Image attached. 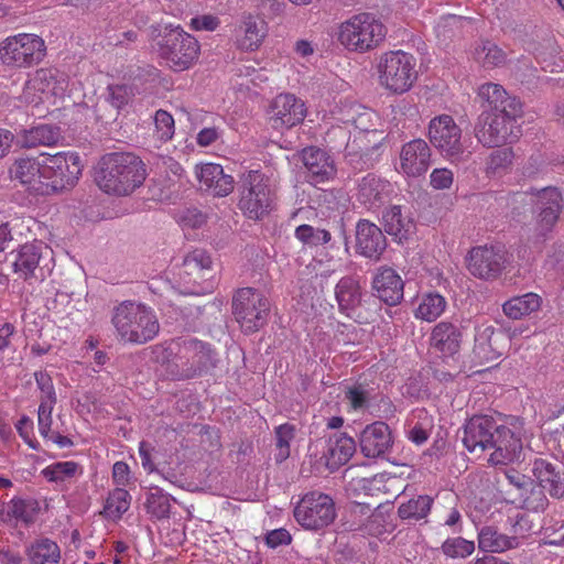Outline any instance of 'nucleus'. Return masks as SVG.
Instances as JSON below:
<instances>
[{
    "mask_svg": "<svg viewBox=\"0 0 564 564\" xmlns=\"http://www.w3.org/2000/svg\"><path fill=\"white\" fill-rule=\"evenodd\" d=\"M275 435V460L284 462L291 453L290 445L295 436V426L289 423L281 424L274 430Z\"/></svg>",
    "mask_w": 564,
    "mask_h": 564,
    "instance_id": "obj_45",
    "label": "nucleus"
},
{
    "mask_svg": "<svg viewBox=\"0 0 564 564\" xmlns=\"http://www.w3.org/2000/svg\"><path fill=\"white\" fill-rule=\"evenodd\" d=\"M478 547L480 551H484L489 555L494 552V532L489 528L480 531L478 536Z\"/></svg>",
    "mask_w": 564,
    "mask_h": 564,
    "instance_id": "obj_64",
    "label": "nucleus"
},
{
    "mask_svg": "<svg viewBox=\"0 0 564 564\" xmlns=\"http://www.w3.org/2000/svg\"><path fill=\"white\" fill-rule=\"evenodd\" d=\"M404 283L401 276L391 268L382 267L372 280L376 295L386 304L393 306L403 299Z\"/></svg>",
    "mask_w": 564,
    "mask_h": 564,
    "instance_id": "obj_26",
    "label": "nucleus"
},
{
    "mask_svg": "<svg viewBox=\"0 0 564 564\" xmlns=\"http://www.w3.org/2000/svg\"><path fill=\"white\" fill-rule=\"evenodd\" d=\"M376 119L377 116L372 110L354 105L347 110L343 122L354 126L359 131L371 132L376 131Z\"/></svg>",
    "mask_w": 564,
    "mask_h": 564,
    "instance_id": "obj_40",
    "label": "nucleus"
},
{
    "mask_svg": "<svg viewBox=\"0 0 564 564\" xmlns=\"http://www.w3.org/2000/svg\"><path fill=\"white\" fill-rule=\"evenodd\" d=\"M463 23L464 19L462 17H442L435 26L437 37L442 39L443 41L452 39L460 30Z\"/></svg>",
    "mask_w": 564,
    "mask_h": 564,
    "instance_id": "obj_52",
    "label": "nucleus"
},
{
    "mask_svg": "<svg viewBox=\"0 0 564 564\" xmlns=\"http://www.w3.org/2000/svg\"><path fill=\"white\" fill-rule=\"evenodd\" d=\"M323 458L329 469H337L346 464L356 451L354 438L343 433H334L324 442Z\"/></svg>",
    "mask_w": 564,
    "mask_h": 564,
    "instance_id": "obj_29",
    "label": "nucleus"
},
{
    "mask_svg": "<svg viewBox=\"0 0 564 564\" xmlns=\"http://www.w3.org/2000/svg\"><path fill=\"white\" fill-rule=\"evenodd\" d=\"M384 231L398 241L406 240L415 229L410 213H405L400 205H392L382 213Z\"/></svg>",
    "mask_w": 564,
    "mask_h": 564,
    "instance_id": "obj_30",
    "label": "nucleus"
},
{
    "mask_svg": "<svg viewBox=\"0 0 564 564\" xmlns=\"http://www.w3.org/2000/svg\"><path fill=\"white\" fill-rule=\"evenodd\" d=\"M147 506L149 512H151L156 518L167 517L170 513V502L169 499L162 495H150L147 500Z\"/></svg>",
    "mask_w": 564,
    "mask_h": 564,
    "instance_id": "obj_56",
    "label": "nucleus"
},
{
    "mask_svg": "<svg viewBox=\"0 0 564 564\" xmlns=\"http://www.w3.org/2000/svg\"><path fill=\"white\" fill-rule=\"evenodd\" d=\"M544 490L541 485L531 481V486L525 487L521 499L514 502V506L533 512L544 511L549 505Z\"/></svg>",
    "mask_w": 564,
    "mask_h": 564,
    "instance_id": "obj_41",
    "label": "nucleus"
},
{
    "mask_svg": "<svg viewBox=\"0 0 564 564\" xmlns=\"http://www.w3.org/2000/svg\"><path fill=\"white\" fill-rule=\"evenodd\" d=\"M67 75L57 68H40L26 82V91H37L43 97L63 96L67 88Z\"/></svg>",
    "mask_w": 564,
    "mask_h": 564,
    "instance_id": "obj_21",
    "label": "nucleus"
},
{
    "mask_svg": "<svg viewBox=\"0 0 564 564\" xmlns=\"http://www.w3.org/2000/svg\"><path fill=\"white\" fill-rule=\"evenodd\" d=\"M112 324L121 340L138 345L152 340L160 330L154 312L132 301H124L115 308Z\"/></svg>",
    "mask_w": 564,
    "mask_h": 564,
    "instance_id": "obj_4",
    "label": "nucleus"
},
{
    "mask_svg": "<svg viewBox=\"0 0 564 564\" xmlns=\"http://www.w3.org/2000/svg\"><path fill=\"white\" fill-rule=\"evenodd\" d=\"M213 260L206 250L195 249L185 256L180 276L186 284L198 285L197 289L188 290L191 293L209 292L213 289Z\"/></svg>",
    "mask_w": 564,
    "mask_h": 564,
    "instance_id": "obj_16",
    "label": "nucleus"
},
{
    "mask_svg": "<svg viewBox=\"0 0 564 564\" xmlns=\"http://www.w3.org/2000/svg\"><path fill=\"white\" fill-rule=\"evenodd\" d=\"M215 351L209 345L196 339L173 340L162 349V362L166 371L177 380L202 376L215 367Z\"/></svg>",
    "mask_w": 564,
    "mask_h": 564,
    "instance_id": "obj_2",
    "label": "nucleus"
},
{
    "mask_svg": "<svg viewBox=\"0 0 564 564\" xmlns=\"http://www.w3.org/2000/svg\"><path fill=\"white\" fill-rule=\"evenodd\" d=\"M387 248L382 230L373 223L361 219L356 226V249L364 257L378 260Z\"/></svg>",
    "mask_w": 564,
    "mask_h": 564,
    "instance_id": "obj_20",
    "label": "nucleus"
},
{
    "mask_svg": "<svg viewBox=\"0 0 564 564\" xmlns=\"http://www.w3.org/2000/svg\"><path fill=\"white\" fill-rule=\"evenodd\" d=\"M132 97V89L126 85H111L108 87V101L117 109L124 107Z\"/></svg>",
    "mask_w": 564,
    "mask_h": 564,
    "instance_id": "obj_54",
    "label": "nucleus"
},
{
    "mask_svg": "<svg viewBox=\"0 0 564 564\" xmlns=\"http://www.w3.org/2000/svg\"><path fill=\"white\" fill-rule=\"evenodd\" d=\"M432 159L429 144L422 139H414L402 145L400 151V170L409 177L424 175Z\"/></svg>",
    "mask_w": 564,
    "mask_h": 564,
    "instance_id": "obj_18",
    "label": "nucleus"
},
{
    "mask_svg": "<svg viewBox=\"0 0 564 564\" xmlns=\"http://www.w3.org/2000/svg\"><path fill=\"white\" fill-rule=\"evenodd\" d=\"M156 46L160 57L176 72L189 68L198 58L200 48L198 41L180 26H166Z\"/></svg>",
    "mask_w": 564,
    "mask_h": 564,
    "instance_id": "obj_7",
    "label": "nucleus"
},
{
    "mask_svg": "<svg viewBox=\"0 0 564 564\" xmlns=\"http://www.w3.org/2000/svg\"><path fill=\"white\" fill-rule=\"evenodd\" d=\"M52 262V249L42 241H34L17 250L12 268L13 272L24 281L43 280L46 272L51 271Z\"/></svg>",
    "mask_w": 564,
    "mask_h": 564,
    "instance_id": "obj_14",
    "label": "nucleus"
},
{
    "mask_svg": "<svg viewBox=\"0 0 564 564\" xmlns=\"http://www.w3.org/2000/svg\"><path fill=\"white\" fill-rule=\"evenodd\" d=\"M8 514L25 523L33 521V516L29 510V505L22 499L11 500Z\"/></svg>",
    "mask_w": 564,
    "mask_h": 564,
    "instance_id": "obj_57",
    "label": "nucleus"
},
{
    "mask_svg": "<svg viewBox=\"0 0 564 564\" xmlns=\"http://www.w3.org/2000/svg\"><path fill=\"white\" fill-rule=\"evenodd\" d=\"M218 19L213 15H202L193 18L191 20V26L197 31H214L218 26Z\"/></svg>",
    "mask_w": 564,
    "mask_h": 564,
    "instance_id": "obj_62",
    "label": "nucleus"
},
{
    "mask_svg": "<svg viewBox=\"0 0 564 564\" xmlns=\"http://www.w3.org/2000/svg\"><path fill=\"white\" fill-rule=\"evenodd\" d=\"M468 271L476 278L487 280L494 271V247L478 246L470 250L467 258Z\"/></svg>",
    "mask_w": 564,
    "mask_h": 564,
    "instance_id": "obj_36",
    "label": "nucleus"
},
{
    "mask_svg": "<svg viewBox=\"0 0 564 564\" xmlns=\"http://www.w3.org/2000/svg\"><path fill=\"white\" fill-rule=\"evenodd\" d=\"M542 304L541 297L535 293H527L514 296L507 301L503 305L505 314L512 319H520L524 316L536 312Z\"/></svg>",
    "mask_w": 564,
    "mask_h": 564,
    "instance_id": "obj_39",
    "label": "nucleus"
},
{
    "mask_svg": "<svg viewBox=\"0 0 564 564\" xmlns=\"http://www.w3.org/2000/svg\"><path fill=\"white\" fill-rule=\"evenodd\" d=\"M524 423L520 417L496 412V465L511 464L520 459Z\"/></svg>",
    "mask_w": 564,
    "mask_h": 564,
    "instance_id": "obj_13",
    "label": "nucleus"
},
{
    "mask_svg": "<svg viewBox=\"0 0 564 564\" xmlns=\"http://www.w3.org/2000/svg\"><path fill=\"white\" fill-rule=\"evenodd\" d=\"M26 555L31 564H56L61 560V550L54 541L43 538L26 549Z\"/></svg>",
    "mask_w": 564,
    "mask_h": 564,
    "instance_id": "obj_38",
    "label": "nucleus"
},
{
    "mask_svg": "<svg viewBox=\"0 0 564 564\" xmlns=\"http://www.w3.org/2000/svg\"><path fill=\"white\" fill-rule=\"evenodd\" d=\"M83 164L76 152H58L47 155L42 162V177L47 185L46 196L58 194L76 185Z\"/></svg>",
    "mask_w": 564,
    "mask_h": 564,
    "instance_id": "obj_8",
    "label": "nucleus"
},
{
    "mask_svg": "<svg viewBox=\"0 0 564 564\" xmlns=\"http://www.w3.org/2000/svg\"><path fill=\"white\" fill-rule=\"evenodd\" d=\"M446 307L445 299L437 293H430L422 297L415 316L426 322L435 321Z\"/></svg>",
    "mask_w": 564,
    "mask_h": 564,
    "instance_id": "obj_42",
    "label": "nucleus"
},
{
    "mask_svg": "<svg viewBox=\"0 0 564 564\" xmlns=\"http://www.w3.org/2000/svg\"><path fill=\"white\" fill-rule=\"evenodd\" d=\"M301 156L312 183L325 182L335 175L334 162L324 150L315 147L305 148Z\"/></svg>",
    "mask_w": 564,
    "mask_h": 564,
    "instance_id": "obj_28",
    "label": "nucleus"
},
{
    "mask_svg": "<svg viewBox=\"0 0 564 564\" xmlns=\"http://www.w3.org/2000/svg\"><path fill=\"white\" fill-rule=\"evenodd\" d=\"M336 300L340 311L349 314L361 302L359 283L351 276L341 278L335 289Z\"/></svg>",
    "mask_w": 564,
    "mask_h": 564,
    "instance_id": "obj_37",
    "label": "nucleus"
},
{
    "mask_svg": "<svg viewBox=\"0 0 564 564\" xmlns=\"http://www.w3.org/2000/svg\"><path fill=\"white\" fill-rule=\"evenodd\" d=\"M345 398L349 402L350 406L356 411L364 410L369 406L370 393L361 386L349 388L345 393Z\"/></svg>",
    "mask_w": 564,
    "mask_h": 564,
    "instance_id": "obj_53",
    "label": "nucleus"
},
{
    "mask_svg": "<svg viewBox=\"0 0 564 564\" xmlns=\"http://www.w3.org/2000/svg\"><path fill=\"white\" fill-rule=\"evenodd\" d=\"M292 541L291 534L285 529H275L265 535L268 546L275 549L281 545H288Z\"/></svg>",
    "mask_w": 564,
    "mask_h": 564,
    "instance_id": "obj_59",
    "label": "nucleus"
},
{
    "mask_svg": "<svg viewBox=\"0 0 564 564\" xmlns=\"http://www.w3.org/2000/svg\"><path fill=\"white\" fill-rule=\"evenodd\" d=\"M61 139L62 134L57 127L39 124L22 132L21 144L28 149L51 147L57 144Z\"/></svg>",
    "mask_w": 564,
    "mask_h": 564,
    "instance_id": "obj_35",
    "label": "nucleus"
},
{
    "mask_svg": "<svg viewBox=\"0 0 564 564\" xmlns=\"http://www.w3.org/2000/svg\"><path fill=\"white\" fill-rule=\"evenodd\" d=\"M475 137L484 147L494 145V112L480 111L475 123Z\"/></svg>",
    "mask_w": 564,
    "mask_h": 564,
    "instance_id": "obj_46",
    "label": "nucleus"
},
{
    "mask_svg": "<svg viewBox=\"0 0 564 564\" xmlns=\"http://www.w3.org/2000/svg\"><path fill=\"white\" fill-rule=\"evenodd\" d=\"M430 340L433 348L445 356H453L459 350L462 334L454 324L440 322L433 327Z\"/></svg>",
    "mask_w": 564,
    "mask_h": 564,
    "instance_id": "obj_32",
    "label": "nucleus"
},
{
    "mask_svg": "<svg viewBox=\"0 0 564 564\" xmlns=\"http://www.w3.org/2000/svg\"><path fill=\"white\" fill-rule=\"evenodd\" d=\"M46 54L44 40L32 33L8 36L0 43V61L13 68H28L39 64Z\"/></svg>",
    "mask_w": 564,
    "mask_h": 564,
    "instance_id": "obj_11",
    "label": "nucleus"
},
{
    "mask_svg": "<svg viewBox=\"0 0 564 564\" xmlns=\"http://www.w3.org/2000/svg\"><path fill=\"white\" fill-rule=\"evenodd\" d=\"M155 134L159 140L166 142L174 135V119L171 113L160 109L154 115Z\"/></svg>",
    "mask_w": 564,
    "mask_h": 564,
    "instance_id": "obj_50",
    "label": "nucleus"
},
{
    "mask_svg": "<svg viewBox=\"0 0 564 564\" xmlns=\"http://www.w3.org/2000/svg\"><path fill=\"white\" fill-rule=\"evenodd\" d=\"M130 468L124 462H117L112 467V479L119 486H124L129 482Z\"/></svg>",
    "mask_w": 564,
    "mask_h": 564,
    "instance_id": "obj_63",
    "label": "nucleus"
},
{
    "mask_svg": "<svg viewBox=\"0 0 564 564\" xmlns=\"http://www.w3.org/2000/svg\"><path fill=\"white\" fill-rule=\"evenodd\" d=\"M429 138L432 145L452 164L466 163L471 156L463 139V131L452 116L433 118L429 123Z\"/></svg>",
    "mask_w": 564,
    "mask_h": 564,
    "instance_id": "obj_6",
    "label": "nucleus"
},
{
    "mask_svg": "<svg viewBox=\"0 0 564 564\" xmlns=\"http://www.w3.org/2000/svg\"><path fill=\"white\" fill-rule=\"evenodd\" d=\"M52 411L53 406H48L45 404H40L39 411H37V423H39V432L43 437H48V435L52 433L51 426L53 423L52 420Z\"/></svg>",
    "mask_w": 564,
    "mask_h": 564,
    "instance_id": "obj_58",
    "label": "nucleus"
},
{
    "mask_svg": "<svg viewBox=\"0 0 564 564\" xmlns=\"http://www.w3.org/2000/svg\"><path fill=\"white\" fill-rule=\"evenodd\" d=\"M239 209L249 219L259 220L273 207V192L265 176L258 171H250L241 178L239 186Z\"/></svg>",
    "mask_w": 564,
    "mask_h": 564,
    "instance_id": "obj_9",
    "label": "nucleus"
},
{
    "mask_svg": "<svg viewBox=\"0 0 564 564\" xmlns=\"http://www.w3.org/2000/svg\"><path fill=\"white\" fill-rule=\"evenodd\" d=\"M78 467V464L75 462H59L46 467L43 474L50 481H63L68 477H73Z\"/></svg>",
    "mask_w": 564,
    "mask_h": 564,
    "instance_id": "obj_51",
    "label": "nucleus"
},
{
    "mask_svg": "<svg viewBox=\"0 0 564 564\" xmlns=\"http://www.w3.org/2000/svg\"><path fill=\"white\" fill-rule=\"evenodd\" d=\"M474 542L463 539L460 536L449 538L442 545L443 553L453 558L466 557L470 555L474 552Z\"/></svg>",
    "mask_w": 564,
    "mask_h": 564,
    "instance_id": "obj_49",
    "label": "nucleus"
},
{
    "mask_svg": "<svg viewBox=\"0 0 564 564\" xmlns=\"http://www.w3.org/2000/svg\"><path fill=\"white\" fill-rule=\"evenodd\" d=\"M270 301L252 288H243L232 299V314L246 334L258 332L268 321Z\"/></svg>",
    "mask_w": 564,
    "mask_h": 564,
    "instance_id": "obj_12",
    "label": "nucleus"
},
{
    "mask_svg": "<svg viewBox=\"0 0 564 564\" xmlns=\"http://www.w3.org/2000/svg\"><path fill=\"white\" fill-rule=\"evenodd\" d=\"M494 335V327L486 326L478 328L475 335L474 354L479 360H490L492 358L494 348L491 338Z\"/></svg>",
    "mask_w": 564,
    "mask_h": 564,
    "instance_id": "obj_47",
    "label": "nucleus"
},
{
    "mask_svg": "<svg viewBox=\"0 0 564 564\" xmlns=\"http://www.w3.org/2000/svg\"><path fill=\"white\" fill-rule=\"evenodd\" d=\"M265 23L253 17L246 18L236 34L237 46L243 51H256L265 37Z\"/></svg>",
    "mask_w": 564,
    "mask_h": 564,
    "instance_id": "obj_33",
    "label": "nucleus"
},
{
    "mask_svg": "<svg viewBox=\"0 0 564 564\" xmlns=\"http://www.w3.org/2000/svg\"><path fill=\"white\" fill-rule=\"evenodd\" d=\"M378 72L381 85L395 94L408 91L417 78L414 57L403 51L382 54Z\"/></svg>",
    "mask_w": 564,
    "mask_h": 564,
    "instance_id": "obj_10",
    "label": "nucleus"
},
{
    "mask_svg": "<svg viewBox=\"0 0 564 564\" xmlns=\"http://www.w3.org/2000/svg\"><path fill=\"white\" fill-rule=\"evenodd\" d=\"M131 497L123 488H117L109 494L104 507V514L112 520H118L128 511Z\"/></svg>",
    "mask_w": 564,
    "mask_h": 564,
    "instance_id": "obj_43",
    "label": "nucleus"
},
{
    "mask_svg": "<svg viewBox=\"0 0 564 564\" xmlns=\"http://www.w3.org/2000/svg\"><path fill=\"white\" fill-rule=\"evenodd\" d=\"M199 182L215 196H227L234 189V177L224 173L219 164L207 163L200 167L198 174Z\"/></svg>",
    "mask_w": 564,
    "mask_h": 564,
    "instance_id": "obj_31",
    "label": "nucleus"
},
{
    "mask_svg": "<svg viewBox=\"0 0 564 564\" xmlns=\"http://www.w3.org/2000/svg\"><path fill=\"white\" fill-rule=\"evenodd\" d=\"M540 209L536 220L538 230L542 236L551 232L562 212V195L555 187H545L538 194Z\"/></svg>",
    "mask_w": 564,
    "mask_h": 564,
    "instance_id": "obj_23",
    "label": "nucleus"
},
{
    "mask_svg": "<svg viewBox=\"0 0 564 564\" xmlns=\"http://www.w3.org/2000/svg\"><path fill=\"white\" fill-rule=\"evenodd\" d=\"M361 453L369 458L382 456L392 445L391 431L384 422L368 424L360 433Z\"/></svg>",
    "mask_w": 564,
    "mask_h": 564,
    "instance_id": "obj_22",
    "label": "nucleus"
},
{
    "mask_svg": "<svg viewBox=\"0 0 564 564\" xmlns=\"http://www.w3.org/2000/svg\"><path fill=\"white\" fill-rule=\"evenodd\" d=\"M492 85L490 83L484 84L479 87L476 97V102L479 104L480 111L487 110L494 112V106L491 101Z\"/></svg>",
    "mask_w": 564,
    "mask_h": 564,
    "instance_id": "obj_61",
    "label": "nucleus"
},
{
    "mask_svg": "<svg viewBox=\"0 0 564 564\" xmlns=\"http://www.w3.org/2000/svg\"><path fill=\"white\" fill-rule=\"evenodd\" d=\"M11 176L20 181L30 192L46 196L47 185L42 177V163L32 158L19 159L10 170Z\"/></svg>",
    "mask_w": 564,
    "mask_h": 564,
    "instance_id": "obj_27",
    "label": "nucleus"
},
{
    "mask_svg": "<svg viewBox=\"0 0 564 564\" xmlns=\"http://www.w3.org/2000/svg\"><path fill=\"white\" fill-rule=\"evenodd\" d=\"M494 421L489 416L471 417L464 430L463 443L465 447L475 453L494 447Z\"/></svg>",
    "mask_w": 564,
    "mask_h": 564,
    "instance_id": "obj_24",
    "label": "nucleus"
},
{
    "mask_svg": "<svg viewBox=\"0 0 564 564\" xmlns=\"http://www.w3.org/2000/svg\"><path fill=\"white\" fill-rule=\"evenodd\" d=\"M206 223V217L197 209H187L181 217V224L185 228L196 229Z\"/></svg>",
    "mask_w": 564,
    "mask_h": 564,
    "instance_id": "obj_60",
    "label": "nucleus"
},
{
    "mask_svg": "<svg viewBox=\"0 0 564 564\" xmlns=\"http://www.w3.org/2000/svg\"><path fill=\"white\" fill-rule=\"evenodd\" d=\"M295 237L305 245L319 246L330 241V232L311 225H301L295 229Z\"/></svg>",
    "mask_w": 564,
    "mask_h": 564,
    "instance_id": "obj_48",
    "label": "nucleus"
},
{
    "mask_svg": "<svg viewBox=\"0 0 564 564\" xmlns=\"http://www.w3.org/2000/svg\"><path fill=\"white\" fill-rule=\"evenodd\" d=\"M454 183V173L447 167L434 169L430 174V185L437 191L449 189Z\"/></svg>",
    "mask_w": 564,
    "mask_h": 564,
    "instance_id": "obj_55",
    "label": "nucleus"
},
{
    "mask_svg": "<svg viewBox=\"0 0 564 564\" xmlns=\"http://www.w3.org/2000/svg\"><path fill=\"white\" fill-rule=\"evenodd\" d=\"M393 186L375 174H367L358 182L357 199L368 209L379 208L392 194Z\"/></svg>",
    "mask_w": 564,
    "mask_h": 564,
    "instance_id": "obj_25",
    "label": "nucleus"
},
{
    "mask_svg": "<svg viewBox=\"0 0 564 564\" xmlns=\"http://www.w3.org/2000/svg\"><path fill=\"white\" fill-rule=\"evenodd\" d=\"M270 121L274 128H292L306 116L304 102L291 94H280L270 106Z\"/></svg>",
    "mask_w": 564,
    "mask_h": 564,
    "instance_id": "obj_17",
    "label": "nucleus"
},
{
    "mask_svg": "<svg viewBox=\"0 0 564 564\" xmlns=\"http://www.w3.org/2000/svg\"><path fill=\"white\" fill-rule=\"evenodd\" d=\"M294 517L305 529H323L329 525L336 517L334 501L325 494H306L295 507Z\"/></svg>",
    "mask_w": 564,
    "mask_h": 564,
    "instance_id": "obj_15",
    "label": "nucleus"
},
{
    "mask_svg": "<svg viewBox=\"0 0 564 564\" xmlns=\"http://www.w3.org/2000/svg\"><path fill=\"white\" fill-rule=\"evenodd\" d=\"M532 471L539 485L546 489L552 497L561 498L564 495V478L550 462L536 458Z\"/></svg>",
    "mask_w": 564,
    "mask_h": 564,
    "instance_id": "obj_34",
    "label": "nucleus"
},
{
    "mask_svg": "<svg viewBox=\"0 0 564 564\" xmlns=\"http://www.w3.org/2000/svg\"><path fill=\"white\" fill-rule=\"evenodd\" d=\"M387 28L372 13L361 12L341 22L338 41L347 50L368 52L377 47L386 37Z\"/></svg>",
    "mask_w": 564,
    "mask_h": 564,
    "instance_id": "obj_5",
    "label": "nucleus"
},
{
    "mask_svg": "<svg viewBox=\"0 0 564 564\" xmlns=\"http://www.w3.org/2000/svg\"><path fill=\"white\" fill-rule=\"evenodd\" d=\"M529 486H531V479L517 469H496V501L514 505Z\"/></svg>",
    "mask_w": 564,
    "mask_h": 564,
    "instance_id": "obj_19",
    "label": "nucleus"
},
{
    "mask_svg": "<svg viewBox=\"0 0 564 564\" xmlns=\"http://www.w3.org/2000/svg\"><path fill=\"white\" fill-rule=\"evenodd\" d=\"M523 107L521 101L508 95L496 84V170L512 163L513 152L510 144L522 134Z\"/></svg>",
    "mask_w": 564,
    "mask_h": 564,
    "instance_id": "obj_3",
    "label": "nucleus"
},
{
    "mask_svg": "<svg viewBox=\"0 0 564 564\" xmlns=\"http://www.w3.org/2000/svg\"><path fill=\"white\" fill-rule=\"evenodd\" d=\"M147 178L144 163L132 153L112 152L104 155L95 170L97 186L108 195L128 196Z\"/></svg>",
    "mask_w": 564,
    "mask_h": 564,
    "instance_id": "obj_1",
    "label": "nucleus"
},
{
    "mask_svg": "<svg viewBox=\"0 0 564 564\" xmlns=\"http://www.w3.org/2000/svg\"><path fill=\"white\" fill-rule=\"evenodd\" d=\"M432 502L433 500L429 496H419L402 503L398 513L401 519L419 521L429 514Z\"/></svg>",
    "mask_w": 564,
    "mask_h": 564,
    "instance_id": "obj_44",
    "label": "nucleus"
}]
</instances>
